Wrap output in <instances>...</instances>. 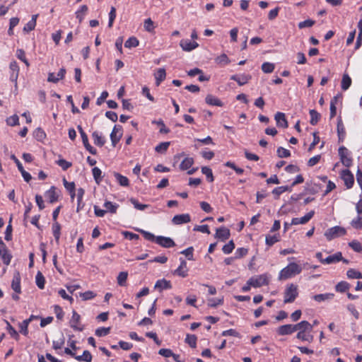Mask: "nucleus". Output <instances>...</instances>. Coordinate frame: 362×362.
<instances>
[{"mask_svg": "<svg viewBox=\"0 0 362 362\" xmlns=\"http://www.w3.org/2000/svg\"><path fill=\"white\" fill-rule=\"evenodd\" d=\"M301 272L302 267L300 265L295 262H291L280 271L279 279L280 280H286L299 274Z\"/></svg>", "mask_w": 362, "mask_h": 362, "instance_id": "1", "label": "nucleus"}, {"mask_svg": "<svg viewBox=\"0 0 362 362\" xmlns=\"http://www.w3.org/2000/svg\"><path fill=\"white\" fill-rule=\"evenodd\" d=\"M346 229L341 226H334L327 229L325 233V236L328 240L343 236L346 234Z\"/></svg>", "mask_w": 362, "mask_h": 362, "instance_id": "2", "label": "nucleus"}, {"mask_svg": "<svg viewBox=\"0 0 362 362\" xmlns=\"http://www.w3.org/2000/svg\"><path fill=\"white\" fill-rule=\"evenodd\" d=\"M339 156L340 157L342 164L349 168L352 165V158L350 156L349 151L344 146H341L339 148Z\"/></svg>", "mask_w": 362, "mask_h": 362, "instance_id": "3", "label": "nucleus"}, {"mask_svg": "<svg viewBox=\"0 0 362 362\" xmlns=\"http://www.w3.org/2000/svg\"><path fill=\"white\" fill-rule=\"evenodd\" d=\"M70 326L76 331L81 332L83 329V327L81 325V316L75 310L72 312V317L70 320Z\"/></svg>", "mask_w": 362, "mask_h": 362, "instance_id": "4", "label": "nucleus"}, {"mask_svg": "<svg viewBox=\"0 0 362 362\" xmlns=\"http://www.w3.org/2000/svg\"><path fill=\"white\" fill-rule=\"evenodd\" d=\"M0 256L3 262L8 265L11 262L12 256L9 253L6 245L0 240Z\"/></svg>", "mask_w": 362, "mask_h": 362, "instance_id": "5", "label": "nucleus"}, {"mask_svg": "<svg viewBox=\"0 0 362 362\" xmlns=\"http://www.w3.org/2000/svg\"><path fill=\"white\" fill-rule=\"evenodd\" d=\"M341 177L348 189L352 187L354 178L353 174L349 170H343L341 173Z\"/></svg>", "mask_w": 362, "mask_h": 362, "instance_id": "6", "label": "nucleus"}, {"mask_svg": "<svg viewBox=\"0 0 362 362\" xmlns=\"http://www.w3.org/2000/svg\"><path fill=\"white\" fill-rule=\"evenodd\" d=\"M267 283V278L265 275H259L251 278L248 281V285L253 287H260Z\"/></svg>", "mask_w": 362, "mask_h": 362, "instance_id": "7", "label": "nucleus"}, {"mask_svg": "<svg viewBox=\"0 0 362 362\" xmlns=\"http://www.w3.org/2000/svg\"><path fill=\"white\" fill-rule=\"evenodd\" d=\"M9 69L11 70L10 80L14 83L15 87L17 88V80L18 78L19 67L16 62H11L9 65Z\"/></svg>", "mask_w": 362, "mask_h": 362, "instance_id": "8", "label": "nucleus"}, {"mask_svg": "<svg viewBox=\"0 0 362 362\" xmlns=\"http://www.w3.org/2000/svg\"><path fill=\"white\" fill-rule=\"evenodd\" d=\"M180 46L182 50L185 52H190L198 47L199 44L195 41L183 39L180 41Z\"/></svg>", "mask_w": 362, "mask_h": 362, "instance_id": "9", "label": "nucleus"}, {"mask_svg": "<svg viewBox=\"0 0 362 362\" xmlns=\"http://www.w3.org/2000/svg\"><path fill=\"white\" fill-rule=\"evenodd\" d=\"M122 128L120 127L115 126L111 134L110 139L113 146H115L122 137Z\"/></svg>", "mask_w": 362, "mask_h": 362, "instance_id": "10", "label": "nucleus"}, {"mask_svg": "<svg viewBox=\"0 0 362 362\" xmlns=\"http://www.w3.org/2000/svg\"><path fill=\"white\" fill-rule=\"evenodd\" d=\"M277 334L280 336L291 334L296 332L295 325H284L277 329Z\"/></svg>", "mask_w": 362, "mask_h": 362, "instance_id": "11", "label": "nucleus"}, {"mask_svg": "<svg viewBox=\"0 0 362 362\" xmlns=\"http://www.w3.org/2000/svg\"><path fill=\"white\" fill-rule=\"evenodd\" d=\"M65 74L66 69L64 68H62L57 74L54 73H49L47 81L56 83L64 78Z\"/></svg>", "mask_w": 362, "mask_h": 362, "instance_id": "12", "label": "nucleus"}, {"mask_svg": "<svg viewBox=\"0 0 362 362\" xmlns=\"http://www.w3.org/2000/svg\"><path fill=\"white\" fill-rule=\"evenodd\" d=\"M156 243L166 248H169L175 245V243L171 238L163 236L156 237Z\"/></svg>", "mask_w": 362, "mask_h": 362, "instance_id": "13", "label": "nucleus"}, {"mask_svg": "<svg viewBox=\"0 0 362 362\" xmlns=\"http://www.w3.org/2000/svg\"><path fill=\"white\" fill-rule=\"evenodd\" d=\"M190 221V216L188 214L175 215L172 219V222L175 225L187 223Z\"/></svg>", "mask_w": 362, "mask_h": 362, "instance_id": "14", "label": "nucleus"}, {"mask_svg": "<svg viewBox=\"0 0 362 362\" xmlns=\"http://www.w3.org/2000/svg\"><path fill=\"white\" fill-rule=\"evenodd\" d=\"M251 76L249 74H240L233 75L230 76V79L236 81L239 86H243L249 82L251 79Z\"/></svg>", "mask_w": 362, "mask_h": 362, "instance_id": "15", "label": "nucleus"}, {"mask_svg": "<svg viewBox=\"0 0 362 362\" xmlns=\"http://www.w3.org/2000/svg\"><path fill=\"white\" fill-rule=\"evenodd\" d=\"M339 261H343L346 263L348 262L347 260L343 259L341 253L339 252L332 255L327 257V258L325 259V260L323 262H325V264H334V263L338 262Z\"/></svg>", "mask_w": 362, "mask_h": 362, "instance_id": "16", "label": "nucleus"}, {"mask_svg": "<svg viewBox=\"0 0 362 362\" xmlns=\"http://www.w3.org/2000/svg\"><path fill=\"white\" fill-rule=\"evenodd\" d=\"M296 331H303L305 332H311L313 329V325L308 321L303 320L295 325Z\"/></svg>", "mask_w": 362, "mask_h": 362, "instance_id": "17", "label": "nucleus"}, {"mask_svg": "<svg viewBox=\"0 0 362 362\" xmlns=\"http://www.w3.org/2000/svg\"><path fill=\"white\" fill-rule=\"evenodd\" d=\"M171 287L170 282L165 279H160L156 281L154 288L156 292L161 293L165 289L170 288Z\"/></svg>", "mask_w": 362, "mask_h": 362, "instance_id": "18", "label": "nucleus"}, {"mask_svg": "<svg viewBox=\"0 0 362 362\" xmlns=\"http://www.w3.org/2000/svg\"><path fill=\"white\" fill-rule=\"evenodd\" d=\"M276 125L279 127L286 128L288 127V122L286 119L284 113L278 112L274 116Z\"/></svg>", "mask_w": 362, "mask_h": 362, "instance_id": "19", "label": "nucleus"}, {"mask_svg": "<svg viewBox=\"0 0 362 362\" xmlns=\"http://www.w3.org/2000/svg\"><path fill=\"white\" fill-rule=\"evenodd\" d=\"M38 17V14H35L32 16L31 20L28 21L25 26L23 27V31L25 33H28L32 30H33L36 26L37 18Z\"/></svg>", "mask_w": 362, "mask_h": 362, "instance_id": "20", "label": "nucleus"}, {"mask_svg": "<svg viewBox=\"0 0 362 362\" xmlns=\"http://www.w3.org/2000/svg\"><path fill=\"white\" fill-rule=\"evenodd\" d=\"M94 144L98 146H103L105 144V139L103 134L97 131L92 133Z\"/></svg>", "mask_w": 362, "mask_h": 362, "instance_id": "21", "label": "nucleus"}, {"mask_svg": "<svg viewBox=\"0 0 362 362\" xmlns=\"http://www.w3.org/2000/svg\"><path fill=\"white\" fill-rule=\"evenodd\" d=\"M187 263L185 260H182L179 267L174 271V274L181 277H185L187 275Z\"/></svg>", "mask_w": 362, "mask_h": 362, "instance_id": "22", "label": "nucleus"}, {"mask_svg": "<svg viewBox=\"0 0 362 362\" xmlns=\"http://www.w3.org/2000/svg\"><path fill=\"white\" fill-rule=\"evenodd\" d=\"M11 287L16 293L21 292V276L18 272H15L13 274Z\"/></svg>", "mask_w": 362, "mask_h": 362, "instance_id": "23", "label": "nucleus"}, {"mask_svg": "<svg viewBox=\"0 0 362 362\" xmlns=\"http://www.w3.org/2000/svg\"><path fill=\"white\" fill-rule=\"evenodd\" d=\"M154 77L156 79V84L158 86L166 77L165 69L163 68L157 69L154 73Z\"/></svg>", "mask_w": 362, "mask_h": 362, "instance_id": "24", "label": "nucleus"}, {"mask_svg": "<svg viewBox=\"0 0 362 362\" xmlns=\"http://www.w3.org/2000/svg\"><path fill=\"white\" fill-rule=\"evenodd\" d=\"M230 237V230L229 229L225 227H221L216 229V238L221 239L222 240H226L228 239Z\"/></svg>", "mask_w": 362, "mask_h": 362, "instance_id": "25", "label": "nucleus"}, {"mask_svg": "<svg viewBox=\"0 0 362 362\" xmlns=\"http://www.w3.org/2000/svg\"><path fill=\"white\" fill-rule=\"evenodd\" d=\"M205 101L209 105L218 107H222L223 105V103L218 98L210 94L206 95Z\"/></svg>", "mask_w": 362, "mask_h": 362, "instance_id": "26", "label": "nucleus"}, {"mask_svg": "<svg viewBox=\"0 0 362 362\" xmlns=\"http://www.w3.org/2000/svg\"><path fill=\"white\" fill-rule=\"evenodd\" d=\"M45 197L50 203H54L57 200L58 194L56 192V188L52 187L49 190L45 192Z\"/></svg>", "mask_w": 362, "mask_h": 362, "instance_id": "27", "label": "nucleus"}, {"mask_svg": "<svg viewBox=\"0 0 362 362\" xmlns=\"http://www.w3.org/2000/svg\"><path fill=\"white\" fill-rule=\"evenodd\" d=\"M52 233L54 237L55 241L57 244L59 243L60 235H61V226L58 222H54L52 224Z\"/></svg>", "mask_w": 362, "mask_h": 362, "instance_id": "28", "label": "nucleus"}, {"mask_svg": "<svg viewBox=\"0 0 362 362\" xmlns=\"http://www.w3.org/2000/svg\"><path fill=\"white\" fill-rule=\"evenodd\" d=\"M296 337L302 341L312 342L313 341V336L311 332H305L303 331H298Z\"/></svg>", "mask_w": 362, "mask_h": 362, "instance_id": "29", "label": "nucleus"}, {"mask_svg": "<svg viewBox=\"0 0 362 362\" xmlns=\"http://www.w3.org/2000/svg\"><path fill=\"white\" fill-rule=\"evenodd\" d=\"M194 164V159L190 157L185 158L180 163V168L182 170H189Z\"/></svg>", "mask_w": 362, "mask_h": 362, "instance_id": "30", "label": "nucleus"}, {"mask_svg": "<svg viewBox=\"0 0 362 362\" xmlns=\"http://www.w3.org/2000/svg\"><path fill=\"white\" fill-rule=\"evenodd\" d=\"M350 285L346 281H341L336 285L335 291L338 293H346L349 292Z\"/></svg>", "mask_w": 362, "mask_h": 362, "instance_id": "31", "label": "nucleus"}, {"mask_svg": "<svg viewBox=\"0 0 362 362\" xmlns=\"http://www.w3.org/2000/svg\"><path fill=\"white\" fill-rule=\"evenodd\" d=\"M114 176L117 180V182L122 187H127L129 186V180L127 177L118 173H115Z\"/></svg>", "mask_w": 362, "mask_h": 362, "instance_id": "32", "label": "nucleus"}, {"mask_svg": "<svg viewBox=\"0 0 362 362\" xmlns=\"http://www.w3.org/2000/svg\"><path fill=\"white\" fill-rule=\"evenodd\" d=\"M75 359L78 361L91 362L92 355L89 351L85 350L81 356H75Z\"/></svg>", "mask_w": 362, "mask_h": 362, "instance_id": "33", "label": "nucleus"}, {"mask_svg": "<svg viewBox=\"0 0 362 362\" xmlns=\"http://www.w3.org/2000/svg\"><path fill=\"white\" fill-rule=\"evenodd\" d=\"M31 322V318L23 320L19 324L20 332L25 336L28 334V325Z\"/></svg>", "mask_w": 362, "mask_h": 362, "instance_id": "34", "label": "nucleus"}, {"mask_svg": "<svg viewBox=\"0 0 362 362\" xmlns=\"http://www.w3.org/2000/svg\"><path fill=\"white\" fill-rule=\"evenodd\" d=\"M279 240L280 236L279 234H275L274 235H266L265 242L269 247L273 245L274 243L279 242Z\"/></svg>", "mask_w": 362, "mask_h": 362, "instance_id": "35", "label": "nucleus"}, {"mask_svg": "<svg viewBox=\"0 0 362 362\" xmlns=\"http://www.w3.org/2000/svg\"><path fill=\"white\" fill-rule=\"evenodd\" d=\"M119 205L115 203H112L109 201H106L104 203V207L105 208V211H109L110 213L115 214L117 211V209L118 208Z\"/></svg>", "mask_w": 362, "mask_h": 362, "instance_id": "36", "label": "nucleus"}, {"mask_svg": "<svg viewBox=\"0 0 362 362\" xmlns=\"http://www.w3.org/2000/svg\"><path fill=\"white\" fill-rule=\"evenodd\" d=\"M87 11H88V7H87V6H86V5H83V6H81L80 7V8H79L76 12V18L78 19V21H79V22H80V23L83 20V18H84V17H85V16H86V14Z\"/></svg>", "mask_w": 362, "mask_h": 362, "instance_id": "37", "label": "nucleus"}, {"mask_svg": "<svg viewBox=\"0 0 362 362\" xmlns=\"http://www.w3.org/2000/svg\"><path fill=\"white\" fill-rule=\"evenodd\" d=\"M223 297L216 298H211L208 300L207 304H208V306H209L211 308H216L218 305H221L223 303Z\"/></svg>", "mask_w": 362, "mask_h": 362, "instance_id": "38", "label": "nucleus"}, {"mask_svg": "<svg viewBox=\"0 0 362 362\" xmlns=\"http://www.w3.org/2000/svg\"><path fill=\"white\" fill-rule=\"evenodd\" d=\"M197 337L194 334H187L185 339V342L189 344L192 348H195L197 346Z\"/></svg>", "mask_w": 362, "mask_h": 362, "instance_id": "39", "label": "nucleus"}, {"mask_svg": "<svg viewBox=\"0 0 362 362\" xmlns=\"http://www.w3.org/2000/svg\"><path fill=\"white\" fill-rule=\"evenodd\" d=\"M346 275L349 279H362V274L354 269H350L347 271Z\"/></svg>", "mask_w": 362, "mask_h": 362, "instance_id": "40", "label": "nucleus"}, {"mask_svg": "<svg viewBox=\"0 0 362 362\" xmlns=\"http://www.w3.org/2000/svg\"><path fill=\"white\" fill-rule=\"evenodd\" d=\"M351 84V79L348 74H344L341 80V88L344 90H347Z\"/></svg>", "mask_w": 362, "mask_h": 362, "instance_id": "41", "label": "nucleus"}, {"mask_svg": "<svg viewBox=\"0 0 362 362\" xmlns=\"http://www.w3.org/2000/svg\"><path fill=\"white\" fill-rule=\"evenodd\" d=\"M215 62L220 65H226L230 63V59L226 54H222L215 59Z\"/></svg>", "mask_w": 362, "mask_h": 362, "instance_id": "42", "label": "nucleus"}, {"mask_svg": "<svg viewBox=\"0 0 362 362\" xmlns=\"http://www.w3.org/2000/svg\"><path fill=\"white\" fill-rule=\"evenodd\" d=\"M110 327H99L96 329L95 334L99 337H105L110 334Z\"/></svg>", "mask_w": 362, "mask_h": 362, "instance_id": "43", "label": "nucleus"}, {"mask_svg": "<svg viewBox=\"0 0 362 362\" xmlns=\"http://www.w3.org/2000/svg\"><path fill=\"white\" fill-rule=\"evenodd\" d=\"M275 66L270 62H264L262 65V70L266 74H269L274 71Z\"/></svg>", "mask_w": 362, "mask_h": 362, "instance_id": "44", "label": "nucleus"}, {"mask_svg": "<svg viewBox=\"0 0 362 362\" xmlns=\"http://www.w3.org/2000/svg\"><path fill=\"white\" fill-rule=\"evenodd\" d=\"M139 45V40L135 37H129L124 43L127 48L136 47Z\"/></svg>", "mask_w": 362, "mask_h": 362, "instance_id": "45", "label": "nucleus"}, {"mask_svg": "<svg viewBox=\"0 0 362 362\" xmlns=\"http://www.w3.org/2000/svg\"><path fill=\"white\" fill-rule=\"evenodd\" d=\"M170 142H162L156 146L155 150L158 153H163L168 150Z\"/></svg>", "mask_w": 362, "mask_h": 362, "instance_id": "46", "label": "nucleus"}, {"mask_svg": "<svg viewBox=\"0 0 362 362\" xmlns=\"http://www.w3.org/2000/svg\"><path fill=\"white\" fill-rule=\"evenodd\" d=\"M35 281H36L37 286L40 288H44L45 280V277L43 276V275L41 272H38L37 273L36 276H35Z\"/></svg>", "mask_w": 362, "mask_h": 362, "instance_id": "47", "label": "nucleus"}, {"mask_svg": "<svg viewBox=\"0 0 362 362\" xmlns=\"http://www.w3.org/2000/svg\"><path fill=\"white\" fill-rule=\"evenodd\" d=\"M92 173H93V176L95 180V182L99 184L102 180L101 178V175H102V171L101 170L98 168V167H95L93 168L92 170Z\"/></svg>", "mask_w": 362, "mask_h": 362, "instance_id": "48", "label": "nucleus"}, {"mask_svg": "<svg viewBox=\"0 0 362 362\" xmlns=\"http://www.w3.org/2000/svg\"><path fill=\"white\" fill-rule=\"evenodd\" d=\"M6 124L13 127L19 124V118L17 115H13L6 119Z\"/></svg>", "mask_w": 362, "mask_h": 362, "instance_id": "49", "label": "nucleus"}, {"mask_svg": "<svg viewBox=\"0 0 362 362\" xmlns=\"http://www.w3.org/2000/svg\"><path fill=\"white\" fill-rule=\"evenodd\" d=\"M310 124H313V125H315L317 123L319 119H320V114L314 110H311L310 111Z\"/></svg>", "mask_w": 362, "mask_h": 362, "instance_id": "50", "label": "nucleus"}, {"mask_svg": "<svg viewBox=\"0 0 362 362\" xmlns=\"http://www.w3.org/2000/svg\"><path fill=\"white\" fill-rule=\"evenodd\" d=\"M202 172L203 174H204L206 176V177L209 182H211L214 181V176H213L212 170L211 168H209V167H206V166L202 167Z\"/></svg>", "mask_w": 362, "mask_h": 362, "instance_id": "51", "label": "nucleus"}, {"mask_svg": "<svg viewBox=\"0 0 362 362\" xmlns=\"http://www.w3.org/2000/svg\"><path fill=\"white\" fill-rule=\"evenodd\" d=\"M351 225L356 229L362 228V216L358 215L356 218L351 221Z\"/></svg>", "mask_w": 362, "mask_h": 362, "instance_id": "52", "label": "nucleus"}, {"mask_svg": "<svg viewBox=\"0 0 362 362\" xmlns=\"http://www.w3.org/2000/svg\"><path fill=\"white\" fill-rule=\"evenodd\" d=\"M7 329L9 334L16 340L19 339V334L17 331L10 325L8 322H7Z\"/></svg>", "mask_w": 362, "mask_h": 362, "instance_id": "53", "label": "nucleus"}, {"mask_svg": "<svg viewBox=\"0 0 362 362\" xmlns=\"http://www.w3.org/2000/svg\"><path fill=\"white\" fill-rule=\"evenodd\" d=\"M131 203L134 205V208L143 211L148 207V205L147 204H140L136 199H130Z\"/></svg>", "mask_w": 362, "mask_h": 362, "instance_id": "54", "label": "nucleus"}, {"mask_svg": "<svg viewBox=\"0 0 362 362\" xmlns=\"http://www.w3.org/2000/svg\"><path fill=\"white\" fill-rule=\"evenodd\" d=\"M235 248V245L233 240H230L228 243L226 244L223 247V252L225 254H230Z\"/></svg>", "mask_w": 362, "mask_h": 362, "instance_id": "55", "label": "nucleus"}, {"mask_svg": "<svg viewBox=\"0 0 362 362\" xmlns=\"http://www.w3.org/2000/svg\"><path fill=\"white\" fill-rule=\"evenodd\" d=\"M276 152H277L278 156L280 158H287V157H289L291 155L290 151L283 147L278 148Z\"/></svg>", "mask_w": 362, "mask_h": 362, "instance_id": "56", "label": "nucleus"}, {"mask_svg": "<svg viewBox=\"0 0 362 362\" xmlns=\"http://www.w3.org/2000/svg\"><path fill=\"white\" fill-rule=\"evenodd\" d=\"M349 245L355 251V252H361L362 251V245L357 240H353L349 243Z\"/></svg>", "mask_w": 362, "mask_h": 362, "instance_id": "57", "label": "nucleus"}, {"mask_svg": "<svg viewBox=\"0 0 362 362\" xmlns=\"http://www.w3.org/2000/svg\"><path fill=\"white\" fill-rule=\"evenodd\" d=\"M54 313L58 320H62L64 315V313L62 308L59 305L54 306Z\"/></svg>", "mask_w": 362, "mask_h": 362, "instance_id": "58", "label": "nucleus"}, {"mask_svg": "<svg viewBox=\"0 0 362 362\" xmlns=\"http://www.w3.org/2000/svg\"><path fill=\"white\" fill-rule=\"evenodd\" d=\"M128 274L126 272H122L118 274L117 276V283L122 286L126 282L127 279Z\"/></svg>", "mask_w": 362, "mask_h": 362, "instance_id": "59", "label": "nucleus"}, {"mask_svg": "<svg viewBox=\"0 0 362 362\" xmlns=\"http://www.w3.org/2000/svg\"><path fill=\"white\" fill-rule=\"evenodd\" d=\"M116 18V9L115 7H112L109 13V23L108 26L111 28L113 22Z\"/></svg>", "mask_w": 362, "mask_h": 362, "instance_id": "60", "label": "nucleus"}, {"mask_svg": "<svg viewBox=\"0 0 362 362\" xmlns=\"http://www.w3.org/2000/svg\"><path fill=\"white\" fill-rule=\"evenodd\" d=\"M144 28L148 32H151L154 29L153 22L151 18H148L144 21Z\"/></svg>", "mask_w": 362, "mask_h": 362, "instance_id": "61", "label": "nucleus"}, {"mask_svg": "<svg viewBox=\"0 0 362 362\" xmlns=\"http://www.w3.org/2000/svg\"><path fill=\"white\" fill-rule=\"evenodd\" d=\"M158 354L165 358L172 357V356H173V352L170 349H160L158 351Z\"/></svg>", "mask_w": 362, "mask_h": 362, "instance_id": "62", "label": "nucleus"}, {"mask_svg": "<svg viewBox=\"0 0 362 362\" xmlns=\"http://www.w3.org/2000/svg\"><path fill=\"white\" fill-rule=\"evenodd\" d=\"M315 211H310L308 214H306L304 216L300 218L301 224H305L308 223L314 216Z\"/></svg>", "mask_w": 362, "mask_h": 362, "instance_id": "63", "label": "nucleus"}, {"mask_svg": "<svg viewBox=\"0 0 362 362\" xmlns=\"http://www.w3.org/2000/svg\"><path fill=\"white\" fill-rule=\"evenodd\" d=\"M289 188L287 186H281L274 189L272 193L276 196H279L280 194H281L282 193L285 192Z\"/></svg>", "mask_w": 362, "mask_h": 362, "instance_id": "64", "label": "nucleus"}]
</instances>
